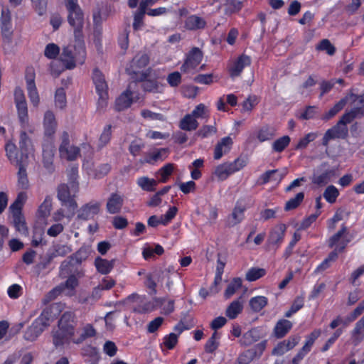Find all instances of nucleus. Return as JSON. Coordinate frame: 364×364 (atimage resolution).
<instances>
[{
  "label": "nucleus",
  "mask_w": 364,
  "mask_h": 364,
  "mask_svg": "<svg viewBox=\"0 0 364 364\" xmlns=\"http://www.w3.org/2000/svg\"><path fill=\"white\" fill-rule=\"evenodd\" d=\"M354 103L353 108L346 112L334 127L326 132L322 139L323 146H327L331 139L346 138L348 133L346 124L364 116V95L355 96Z\"/></svg>",
  "instance_id": "1"
},
{
  "label": "nucleus",
  "mask_w": 364,
  "mask_h": 364,
  "mask_svg": "<svg viewBox=\"0 0 364 364\" xmlns=\"http://www.w3.org/2000/svg\"><path fill=\"white\" fill-rule=\"evenodd\" d=\"M60 58L68 69L74 68L77 64L82 65L86 58L83 36H75L73 43L64 46Z\"/></svg>",
  "instance_id": "2"
},
{
  "label": "nucleus",
  "mask_w": 364,
  "mask_h": 364,
  "mask_svg": "<svg viewBox=\"0 0 364 364\" xmlns=\"http://www.w3.org/2000/svg\"><path fill=\"white\" fill-rule=\"evenodd\" d=\"M76 325L73 312L63 313L58 321V329L53 332V342L55 347L63 346L73 336Z\"/></svg>",
  "instance_id": "3"
},
{
  "label": "nucleus",
  "mask_w": 364,
  "mask_h": 364,
  "mask_svg": "<svg viewBox=\"0 0 364 364\" xmlns=\"http://www.w3.org/2000/svg\"><path fill=\"white\" fill-rule=\"evenodd\" d=\"M347 232V228L345 225H343L341 229L336 234H334L329 239V246L331 247L338 244V246L336 247L335 250L331 252L328 256L316 267L314 270L315 274H318L324 272L327 269L331 264L336 261L338 258L337 252H342L347 244L350 242L349 240H346L344 238V234Z\"/></svg>",
  "instance_id": "4"
},
{
  "label": "nucleus",
  "mask_w": 364,
  "mask_h": 364,
  "mask_svg": "<svg viewBox=\"0 0 364 364\" xmlns=\"http://www.w3.org/2000/svg\"><path fill=\"white\" fill-rule=\"evenodd\" d=\"M51 319V310L48 308L43 309L40 316L26 331L24 333L25 339L29 341H35L50 326Z\"/></svg>",
  "instance_id": "5"
},
{
  "label": "nucleus",
  "mask_w": 364,
  "mask_h": 364,
  "mask_svg": "<svg viewBox=\"0 0 364 364\" xmlns=\"http://www.w3.org/2000/svg\"><path fill=\"white\" fill-rule=\"evenodd\" d=\"M77 190L78 186L75 181L71 183L70 188L65 184H61L58 188V198L62 202L63 205L68 208V213L66 215L68 218L74 215L77 207V203L73 198Z\"/></svg>",
  "instance_id": "6"
},
{
  "label": "nucleus",
  "mask_w": 364,
  "mask_h": 364,
  "mask_svg": "<svg viewBox=\"0 0 364 364\" xmlns=\"http://www.w3.org/2000/svg\"><path fill=\"white\" fill-rule=\"evenodd\" d=\"M66 6L68 10V20L74 28V36H83L82 29L84 24L83 13L77 4V0H67Z\"/></svg>",
  "instance_id": "7"
},
{
  "label": "nucleus",
  "mask_w": 364,
  "mask_h": 364,
  "mask_svg": "<svg viewBox=\"0 0 364 364\" xmlns=\"http://www.w3.org/2000/svg\"><path fill=\"white\" fill-rule=\"evenodd\" d=\"M92 80L95 85L96 92L99 95L97 109H103L107 105L108 85L104 75L97 69L93 71Z\"/></svg>",
  "instance_id": "8"
},
{
  "label": "nucleus",
  "mask_w": 364,
  "mask_h": 364,
  "mask_svg": "<svg viewBox=\"0 0 364 364\" xmlns=\"http://www.w3.org/2000/svg\"><path fill=\"white\" fill-rule=\"evenodd\" d=\"M247 164L246 160L237 158L230 163H224L218 166L215 170V175L220 181L225 180L230 175L242 169Z\"/></svg>",
  "instance_id": "9"
},
{
  "label": "nucleus",
  "mask_w": 364,
  "mask_h": 364,
  "mask_svg": "<svg viewBox=\"0 0 364 364\" xmlns=\"http://www.w3.org/2000/svg\"><path fill=\"white\" fill-rule=\"evenodd\" d=\"M61 143L59 153L61 158L68 161H75L80 156V149L70 144V136L67 132H63L60 136Z\"/></svg>",
  "instance_id": "10"
},
{
  "label": "nucleus",
  "mask_w": 364,
  "mask_h": 364,
  "mask_svg": "<svg viewBox=\"0 0 364 364\" xmlns=\"http://www.w3.org/2000/svg\"><path fill=\"white\" fill-rule=\"evenodd\" d=\"M77 285V279L75 276H70L64 283H61L52 289L47 295L48 300L54 299L58 294L66 291L65 294L72 295L74 289Z\"/></svg>",
  "instance_id": "11"
},
{
  "label": "nucleus",
  "mask_w": 364,
  "mask_h": 364,
  "mask_svg": "<svg viewBox=\"0 0 364 364\" xmlns=\"http://www.w3.org/2000/svg\"><path fill=\"white\" fill-rule=\"evenodd\" d=\"M203 55V52L198 48H193L181 68V71L188 73L195 69L202 61Z\"/></svg>",
  "instance_id": "12"
},
{
  "label": "nucleus",
  "mask_w": 364,
  "mask_h": 364,
  "mask_svg": "<svg viewBox=\"0 0 364 364\" xmlns=\"http://www.w3.org/2000/svg\"><path fill=\"white\" fill-rule=\"evenodd\" d=\"M287 227L284 224L276 225L269 232L267 246L269 249L277 250L283 242Z\"/></svg>",
  "instance_id": "13"
},
{
  "label": "nucleus",
  "mask_w": 364,
  "mask_h": 364,
  "mask_svg": "<svg viewBox=\"0 0 364 364\" xmlns=\"http://www.w3.org/2000/svg\"><path fill=\"white\" fill-rule=\"evenodd\" d=\"M55 146L50 139L45 140L43 144V163L44 167L49 171L52 172L54 170L53 160L55 155Z\"/></svg>",
  "instance_id": "14"
},
{
  "label": "nucleus",
  "mask_w": 364,
  "mask_h": 364,
  "mask_svg": "<svg viewBox=\"0 0 364 364\" xmlns=\"http://www.w3.org/2000/svg\"><path fill=\"white\" fill-rule=\"evenodd\" d=\"M138 80L142 82L141 87L146 92L157 93L161 92L163 90V85L157 80L151 79L149 73L144 72L141 73Z\"/></svg>",
  "instance_id": "15"
},
{
  "label": "nucleus",
  "mask_w": 364,
  "mask_h": 364,
  "mask_svg": "<svg viewBox=\"0 0 364 364\" xmlns=\"http://www.w3.org/2000/svg\"><path fill=\"white\" fill-rule=\"evenodd\" d=\"M100 208V203L97 201H91L83 205L77 213V218L83 220H87L94 218Z\"/></svg>",
  "instance_id": "16"
},
{
  "label": "nucleus",
  "mask_w": 364,
  "mask_h": 364,
  "mask_svg": "<svg viewBox=\"0 0 364 364\" xmlns=\"http://www.w3.org/2000/svg\"><path fill=\"white\" fill-rule=\"evenodd\" d=\"M43 129L46 136L50 138L54 135L57 129V122L53 112L48 110L44 114Z\"/></svg>",
  "instance_id": "17"
},
{
  "label": "nucleus",
  "mask_w": 364,
  "mask_h": 364,
  "mask_svg": "<svg viewBox=\"0 0 364 364\" xmlns=\"http://www.w3.org/2000/svg\"><path fill=\"white\" fill-rule=\"evenodd\" d=\"M124 204V198L122 196L112 193L107 198L106 208L107 211L110 214L119 213Z\"/></svg>",
  "instance_id": "18"
},
{
  "label": "nucleus",
  "mask_w": 364,
  "mask_h": 364,
  "mask_svg": "<svg viewBox=\"0 0 364 364\" xmlns=\"http://www.w3.org/2000/svg\"><path fill=\"white\" fill-rule=\"evenodd\" d=\"M233 144L232 139L230 136L222 138L216 144L214 149V159H220L223 155L227 154L231 149Z\"/></svg>",
  "instance_id": "19"
},
{
  "label": "nucleus",
  "mask_w": 364,
  "mask_h": 364,
  "mask_svg": "<svg viewBox=\"0 0 364 364\" xmlns=\"http://www.w3.org/2000/svg\"><path fill=\"white\" fill-rule=\"evenodd\" d=\"M18 144L21 154L26 161L28 155L32 154L33 146L31 139L25 131L21 132Z\"/></svg>",
  "instance_id": "20"
},
{
  "label": "nucleus",
  "mask_w": 364,
  "mask_h": 364,
  "mask_svg": "<svg viewBox=\"0 0 364 364\" xmlns=\"http://www.w3.org/2000/svg\"><path fill=\"white\" fill-rule=\"evenodd\" d=\"M245 206L241 203L237 202L232 214L228 217L227 223L229 227H233L240 223L244 218V212Z\"/></svg>",
  "instance_id": "21"
},
{
  "label": "nucleus",
  "mask_w": 364,
  "mask_h": 364,
  "mask_svg": "<svg viewBox=\"0 0 364 364\" xmlns=\"http://www.w3.org/2000/svg\"><path fill=\"white\" fill-rule=\"evenodd\" d=\"M0 27L4 36L9 38L12 33V23L10 12L8 9H3L0 18Z\"/></svg>",
  "instance_id": "22"
},
{
  "label": "nucleus",
  "mask_w": 364,
  "mask_h": 364,
  "mask_svg": "<svg viewBox=\"0 0 364 364\" xmlns=\"http://www.w3.org/2000/svg\"><path fill=\"white\" fill-rule=\"evenodd\" d=\"M133 92L127 89L122 92L115 101V109L117 111H122L131 106L133 102Z\"/></svg>",
  "instance_id": "23"
},
{
  "label": "nucleus",
  "mask_w": 364,
  "mask_h": 364,
  "mask_svg": "<svg viewBox=\"0 0 364 364\" xmlns=\"http://www.w3.org/2000/svg\"><path fill=\"white\" fill-rule=\"evenodd\" d=\"M250 64V58L246 55H242L230 70L231 77H235L240 75L244 68L249 66Z\"/></svg>",
  "instance_id": "24"
},
{
  "label": "nucleus",
  "mask_w": 364,
  "mask_h": 364,
  "mask_svg": "<svg viewBox=\"0 0 364 364\" xmlns=\"http://www.w3.org/2000/svg\"><path fill=\"white\" fill-rule=\"evenodd\" d=\"M13 218V223L16 230L23 235H27L28 228L26 225L24 218L20 210H11Z\"/></svg>",
  "instance_id": "25"
},
{
  "label": "nucleus",
  "mask_w": 364,
  "mask_h": 364,
  "mask_svg": "<svg viewBox=\"0 0 364 364\" xmlns=\"http://www.w3.org/2000/svg\"><path fill=\"white\" fill-rule=\"evenodd\" d=\"M26 84L30 100L34 106H37L39 102V96L34 82V75L33 73L29 76H26Z\"/></svg>",
  "instance_id": "26"
},
{
  "label": "nucleus",
  "mask_w": 364,
  "mask_h": 364,
  "mask_svg": "<svg viewBox=\"0 0 364 364\" xmlns=\"http://www.w3.org/2000/svg\"><path fill=\"white\" fill-rule=\"evenodd\" d=\"M286 172L279 173L277 169L267 171L259 178L261 184H265L269 181L279 182L285 176Z\"/></svg>",
  "instance_id": "27"
},
{
  "label": "nucleus",
  "mask_w": 364,
  "mask_h": 364,
  "mask_svg": "<svg viewBox=\"0 0 364 364\" xmlns=\"http://www.w3.org/2000/svg\"><path fill=\"white\" fill-rule=\"evenodd\" d=\"M292 328V323L286 319L279 320L274 328V334L276 338H282L285 336Z\"/></svg>",
  "instance_id": "28"
},
{
  "label": "nucleus",
  "mask_w": 364,
  "mask_h": 364,
  "mask_svg": "<svg viewBox=\"0 0 364 364\" xmlns=\"http://www.w3.org/2000/svg\"><path fill=\"white\" fill-rule=\"evenodd\" d=\"M205 26V20L196 15H191L188 16L185 22L186 28L191 31L203 29Z\"/></svg>",
  "instance_id": "29"
},
{
  "label": "nucleus",
  "mask_w": 364,
  "mask_h": 364,
  "mask_svg": "<svg viewBox=\"0 0 364 364\" xmlns=\"http://www.w3.org/2000/svg\"><path fill=\"white\" fill-rule=\"evenodd\" d=\"M5 151L8 159L12 164L18 165L26 162L22 154L21 155L20 159L18 158L16 154V146L13 142L8 141L6 144Z\"/></svg>",
  "instance_id": "30"
},
{
  "label": "nucleus",
  "mask_w": 364,
  "mask_h": 364,
  "mask_svg": "<svg viewBox=\"0 0 364 364\" xmlns=\"http://www.w3.org/2000/svg\"><path fill=\"white\" fill-rule=\"evenodd\" d=\"M149 61V58L146 53H139L133 58L131 63V69L132 72L136 73V69L146 67Z\"/></svg>",
  "instance_id": "31"
},
{
  "label": "nucleus",
  "mask_w": 364,
  "mask_h": 364,
  "mask_svg": "<svg viewBox=\"0 0 364 364\" xmlns=\"http://www.w3.org/2000/svg\"><path fill=\"white\" fill-rule=\"evenodd\" d=\"M179 127L182 130L193 131L198 128V122L193 115L188 114L180 121Z\"/></svg>",
  "instance_id": "32"
},
{
  "label": "nucleus",
  "mask_w": 364,
  "mask_h": 364,
  "mask_svg": "<svg viewBox=\"0 0 364 364\" xmlns=\"http://www.w3.org/2000/svg\"><path fill=\"white\" fill-rule=\"evenodd\" d=\"M114 262V260L108 261L105 259L98 257L95 259V264L99 272L107 274L113 269Z\"/></svg>",
  "instance_id": "33"
},
{
  "label": "nucleus",
  "mask_w": 364,
  "mask_h": 364,
  "mask_svg": "<svg viewBox=\"0 0 364 364\" xmlns=\"http://www.w3.org/2000/svg\"><path fill=\"white\" fill-rule=\"evenodd\" d=\"M19 122L23 127L28 122V107L26 102L16 103Z\"/></svg>",
  "instance_id": "34"
},
{
  "label": "nucleus",
  "mask_w": 364,
  "mask_h": 364,
  "mask_svg": "<svg viewBox=\"0 0 364 364\" xmlns=\"http://www.w3.org/2000/svg\"><path fill=\"white\" fill-rule=\"evenodd\" d=\"M268 302L267 298L263 296H258L252 297L250 300V306L255 312L260 311L264 306H267Z\"/></svg>",
  "instance_id": "35"
},
{
  "label": "nucleus",
  "mask_w": 364,
  "mask_h": 364,
  "mask_svg": "<svg viewBox=\"0 0 364 364\" xmlns=\"http://www.w3.org/2000/svg\"><path fill=\"white\" fill-rule=\"evenodd\" d=\"M242 310V304L239 300L233 301L227 308L225 314L230 319L235 318Z\"/></svg>",
  "instance_id": "36"
},
{
  "label": "nucleus",
  "mask_w": 364,
  "mask_h": 364,
  "mask_svg": "<svg viewBox=\"0 0 364 364\" xmlns=\"http://www.w3.org/2000/svg\"><path fill=\"white\" fill-rule=\"evenodd\" d=\"M136 183L142 190L146 191H153L157 185V181L155 179L146 176L139 178Z\"/></svg>",
  "instance_id": "37"
},
{
  "label": "nucleus",
  "mask_w": 364,
  "mask_h": 364,
  "mask_svg": "<svg viewBox=\"0 0 364 364\" xmlns=\"http://www.w3.org/2000/svg\"><path fill=\"white\" fill-rule=\"evenodd\" d=\"M275 135V130L273 127L265 126L262 127L257 132V138L260 142H264L273 139Z\"/></svg>",
  "instance_id": "38"
},
{
  "label": "nucleus",
  "mask_w": 364,
  "mask_h": 364,
  "mask_svg": "<svg viewBox=\"0 0 364 364\" xmlns=\"http://www.w3.org/2000/svg\"><path fill=\"white\" fill-rule=\"evenodd\" d=\"M266 271L263 268L252 267L246 272L245 279L249 282H254L264 276Z\"/></svg>",
  "instance_id": "39"
},
{
  "label": "nucleus",
  "mask_w": 364,
  "mask_h": 364,
  "mask_svg": "<svg viewBox=\"0 0 364 364\" xmlns=\"http://www.w3.org/2000/svg\"><path fill=\"white\" fill-rule=\"evenodd\" d=\"M110 169L111 167L109 164H103L97 166L89 174L95 178H102L109 172Z\"/></svg>",
  "instance_id": "40"
},
{
  "label": "nucleus",
  "mask_w": 364,
  "mask_h": 364,
  "mask_svg": "<svg viewBox=\"0 0 364 364\" xmlns=\"http://www.w3.org/2000/svg\"><path fill=\"white\" fill-rule=\"evenodd\" d=\"M346 104V99H341L331 109H330L322 117L324 120H328L341 111Z\"/></svg>",
  "instance_id": "41"
},
{
  "label": "nucleus",
  "mask_w": 364,
  "mask_h": 364,
  "mask_svg": "<svg viewBox=\"0 0 364 364\" xmlns=\"http://www.w3.org/2000/svg\"><path fill=\"white\" fill-rule=\"evenodd\" d=\"M242 286V279L240 278H235L228 284L227 289L225 291L224 296L226 299H229L232 296L235 291L239 289Z\"/></svg>",
  "instance_id": "42"
},
{
  "label": "nucleus",
  "mask_w": 364,
  "mask_h": 364,
  "mask_svg": "<svg viewBox=\"0 0 364 364\" xmlns=\"http://www.w3.org/2000/svg\"><path fill=\"white\" fill-rule=\"evenodd\" d=\"M290 141L289 136H283L274 141L272 144V149L276 152H282L289 144Z\"/></svg>",
  "instance_id": "43"
},
{
  "label": "nucleus",
  "mask_w": 364,
  "mask_h": 364,
  "mask_svg": "<svg viewBox=\"0 0 364 364\" xmlns=\"http://www.w3.org/2000/svg\"><path fill=\"white\" fill-rule=\"evenodd\" d=\"M24 164H18L19 166V170L18 172V186L21 189H26L28 187V180L26 169L23 168Z\"/></svg>",
  "instance_id": "44"
},
{
  "label": "nucleus",
  "mask_w": 364,
  "mask_h": 364,
  "mask_svg": "<svg viewBox=\"0 0 364 364\" xmlns=\"http://www.w3.org/2000/svg\"><path fill=\"white\" fill-rule=\"evenodd\" d=\"M339 195L338 190L333 185L328 186L323 192L324 198L330 203H333Z\"/></svg>",
  "instance_id": "45"
},
{
  "label": "nucleus",
  "mask_w": 364,
  "mask_h": 364,
  "mask_svg": "<svg viewBox=\"0 0 364 364\" xmlns=\"http://www.w3.org/2000/svg\"><path fill=\"white\" fill-rule=\"evenodd\" d=\"M304 198V193L303 192L298 193L296 196L289 200L285 205L286 210H291L296 208Z\"/></svg>",
  "instance_id": "46"
},
{
  "label": "nucleus",
  "mask_w": 364,
  "mask_h": 364,
  "mask_svg": "<svg viewBox=\"0 0 364 364\" xmlns=\"http://www.w3.org/2000/svg\"><path fill=\"white\" fill-rule=\"evenodd\" d=\"M353 338L355 344L364 339V323L358 321L353 331Z\"/></svg>",
  "instance_id": "47"
},
{
  "label": "nucleus",
  "mask_w": 364,
  "mask_h": 364,
  "mask_svg": "<svg viewBox=\"0 0 364 364\" xmlns=\"http://www.w3.org/2000/svg\"><path fill=\"white\" fill-rule=\"evenodd\" d=\"M112 135V126L110 124L106 125L100 136L99 138V146L103 147L107 145L110 141Z\"/></svg>",
  "instance_id": "48"
},
{
  "label": "nucleus",
  "mask_w": 364,
  "mask_h": 364,
  "mask_svg": "<svg viewBox=\"0 0 364 364\" xmlns=\"http://www.w3.org/2000/svg\"><path fill=\"white\" fill-rule=\"evenodd\" d=\"M156 304L162 306L164 314H169L174 311V301L169 300L165 304V298H157L155 299Z\"/></svg>",
  "instance_id": "49"
},
{
  "label": "nucleus",
  "mask_w": 364,
  "mask_h": 364,
  "mask_svg": "<svg viewBox=\"0 0 364 364\" xmlns=\"http://www.w3.org/2000/svg\"><path fill=\"white\" fill-rule=\"evenodd\" d=\"M318 133L316 132H311L305 135L303 138H301L296 146V149H305L308 144L316 139L318 136Z\"/></svg>",
  "instance_id": "50"
},
{
  "label": "nucleus",
  "mask_w": 364,
  "mask_h": 364,
  "mask_svg": "<svg viewBox=\"0 0 364 364\" xmlns=\"http://www.w3.org/2000/svg\"><path fill=\"white\" fill-rule=\"evenodd\" d=\"M51 207H52L51 198L50 196H47L38 208L39 215L43 218L47 217L48 215H50Z\"/></svg>",
  "instance_id": "51"
},
{
  "label": "nucleus",
  "mask_w": 364,
  "mask_h": 364,
  "mask_svg": "<svg viewBox=\"0 0 364 364\" xmlns=\"http://www.w3.org/2000/svg\"><path fill=\"white\" fill-rule=\"evenodd\" d=\"M316 49L318 50L326 51L329 55H333L336 52L335 47L328 39H323L316 46Z\"/></svg>",
  "instance_id": "52"
},
{
  "label": "nucleus",
  "mask_w": 364,
  "mask_h": 364,
  "mask_svg": "<svg viewBox=\"0 0 364 364\" xmlns=\"http://www.w3.org/2000/svg\"><path fill=\"white\" fill-rule=\"evenodd\" d=\"M55 105L60 109L66 106V96L63 88L57 89L55 95Z\"/></svg>",
  "instance_id": "53"
},
{
  "label": "nucleus",
  "mask_w": 364,
  "mask_h": 364,
  "mask_svg": "<svg viewBox=\"0 0 364 364\" xmlns=\"http://www.w3.org/2000/svg\"><path fill=\"white\" fill-rule=\"evenodd\" d=\"M259 339L257 331L255 329H252L246 332L242 337V343L245 346H250L256 342Z\"/></svg>",
  "instance_id": "54"
},
{
  "label": "nucleus",
  "mask_w": 364,
  "mask_h": 364,
  "mask_svg": "<svg viewBox=\"0 0 364 364\" xmlns=\"http://www.w3.org/2000/svg\"><path fill=\"white\" fill-rule=\"evenodd\" d=\"M174 169L173 164H167L159 170V174L161 176L160 181L162 183L166 182L169 176L171 175Z\"/></svg>",
  "instance_id": "55"
},
{
  "label": "nucleus",
  "mask_w": 364,
  "mask_h": 364,
  "mask_svg": "<svg viewBox=\"0 0 364 364\" xmlns=\"http://www.w3.org/2000/svg\"><path fill=\"white\" fill-rule=\"evenodd\" d=\"M146 14V9H142V7L139 8V10L135 13L134 17L133 28L134 30L139 29L143 25V18Z\"/></svg>",
  "instance_id": "56"
},
{
  "label": "nucleus",
  "mask_w": 364,
  "mask_h": 364,
  "mask_svg": "<svg viewBox=\"0 0 364 364\" xmlns=\"http://www.w3.org/2000/svg\"><path fill=\"white\" fill-rule=\"evenodd\" d=\"M157 274L151 273L146 274L145 276L144 285L149 289L153 294H156V277Z\"/></svg>",
  "instance_id": "57"
},
{
  "label": "nucleus",
  "mask_w": 364,
  "mask_h": 364,
  "mask_svg": "<svg viewBox=\"0 0 364 364\" xmlns=\"http://www.w3.org/2000/svg\"><path fill=\"white\" fill-rule=\"evenodd\" d=\"M27 198L26 193L25 192H20L18 194L16 199L14 203L10 206L11 210H20L21 211L22 206L26 202Z\"/></svg>",
  "instance_id": "58"
},
{
  "label": "nucleus",
  "mask_w": 364,
  "mask_h": 364,
  "mask_svg": "<svg viewBox=\"0 0 364 364\" xmlns=\"http://www.w3.org/2000/svg\"><path fill=\"white\" fill-rule=\"evenodd\" d=\"M141 115L145 118L149 119L150 120H158V121H165L166 117L164 115L160 113L153 112L149 109H143L141 112Z\"/></svg>",
  "instance_id": "59"
},
{
  "label": "nucleus",
  "mask_w": 364,
  "mask_h": 364,
  "mask_svg": "<svg viewBox=\"0 0 364 364\" xmlns=\"http://www.w3.org/2000/svg\"><path fill=\"white\" fill-rule=\"evenodd\" d=\"M35 11L42 16L46 12L48 0H31Z\"/></svg>",
  "instance_id": "60"
},
{
  "label": "nucleus",
  "mask_w": 364,
  "mask_h": 364,
  "mask_svg": "<svg viewBox=\"0 0 364 364\" xmlns=\"http://www.w3.org/2000/svg\"><path fill=\"white\" fill-rule=\"evenodd\" d=\"M321 331L320 329H316L314 331H312L306 338V341L304 344V350H307L310 351L311 346H313L314 341L318 336L321 335Z\"/></svg>",
  "instance_id": "61"
},
{
  "label": "nucleus",
  "mask_w": 364,
  "mask_h": 364,
  "mask_svg": "<svg viewBox=\"0 0 364 364\" xmlns=\"http://www.w3.org/2000/svg\"><path fill=\"white\" fill-rule=\"evenodd\" d=\"M59 47L54 43L48 44L44 51L45 55L50 59L55 58L57 55L59 54Z\"/></svg>",
  "instance_id": "62"
},
{
  "label": "nucleus",
  "mask_w": 364,
  "mask_h": 364,
  "mask_svg": "<svg viewBox=\"0 0 364 364\" xmlns=\"http://www.w3.org/2000/svg\"><path fill=\"white\" fill-rule=\"evenodd\" d=\"M255 353L252 350H246L240 354L237 358L238 364H249L254 358Z\"/></svg>",
  "instance_id": "63"
},
{
  "label": "nucleus",
  "mask_w": 364,
  "mask_h": 364,
  "mask_svg": "<svg viewBox=\"0 0 364 364\" xmlns=\"http://www.w3.org/2000/svg\"><path fill=\"white\" fill-rule=\"evenodd\" d=\"M178 341V336L171 333L164 338V345L168 349H172Z\"/></svg>",
  "instance_id": "64"
}]
</instances>
